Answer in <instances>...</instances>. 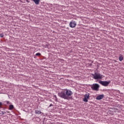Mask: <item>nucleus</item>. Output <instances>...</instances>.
Here are the masks:
<instances>
[{"label": "nucleus", "mask_w": 124, "mask_h": 124, "mask_svg": "<svg viewBox=\"0 0 124 124\" xmlns=\"http://www.w3.org/2000/svg\"><path fill=\"white\" fill-rule=\"evenodd\" d=\"M123 60H124V57H123V56H120V57H119V61H120V62H122V61H123Z\"/></svg>", "instance_id": "nucleus-9"}, {"label": "nucleus", "mask_w": 124, "mask_h": 124, "mask_svg": "<svg viewBox=\"0 0 124 124\" xmlns=\"http://www.w3.org/2000/svg\"><path fill=\"white\" fill-rule=\"evenodd\" d=\"M1 106H2V103L0 102V108H1Z\"/></svg>", "instance_id": "nucleus-13"}, {"label": "nucleus", "mask_w": 124, "mask_h": 124, "mask_svg": "<svg viewBox=\"0 0 124 124\" xmlns=\"http://www.w3.org/2000/svg\"><path fill=\"white\" fill-rule=\"evenodd\" d=\"M100 84L101 85H102V86H104V87H107L109 84H110V81H99Z\"/></svg>", "instance_id": "nucleus-4"}, {"label": "nucleus", "mask_w": 124, "mask_h": 124, "mask_svg": "<svg viewBox=\"0 0 124 124\" xmlns=\"http://www.w3.org/2000/svg\"><path fill=\"white\" fill-rule=\"evenodd\" d=\"M90 98V93H87L84 95V98H83V101L84 102H88V99Z\"/></svg>", "instance_id": "nucleus-6"}, {"label": "nucleus", "mask_w": 124, "mask_h": 124, "mask_svg": "<svg viewBox=\"0 0 124 124\" xmlns=\"http://www.w3.org/2000/svg\"><path fill=\"white\" fill-rule=\"evenodd\" d=\"M103 98H104V94L99 95L96 97L97 100H101V99H103Z\"/></svg>", "instance_id": "nucleus-7"}, {"label": "nucleus", "mask_w": 124, "mask_h": 124, "mask_svg": "<svg viewBox=\"0 0 124 124\" xmlns=\"http://www.w3.org/2000/svg\"><path fill=\"white\" fill-rule=\"evenodd\" d=\"M51 106H53V104H51L50 105H49V107H51Z\"/></svg>", "instance_id": "nucleus-15"}, {"label": "nucleus", "mask_w": 124, "mask_h": 124, "mask_svg": "<svg viewBox=\"0 0 124 124\" xmlns=\"http://www.w3.org/2000/svg\"><path fill=\"white\" fill-rule=\"evenodd\" d=\"M9 110H13V109H14V106H13V105H10L9 106Z\"/></svg>", "instance_id": "nucleus-8"}, {"label": "nucleus", "mask_w": 124, "mask_h": 124, "mask_svg": "<svg viewBox=\"0 0 124 124\" xmlns=\"http://www.w3.org/2000/svg\"><path fill=\"white\" fill-rule=\"evenodd\" d=\"M93 79L97 80L98 79H102V75L99 73H95L93 75Z\"/></svg>", "instance_id": "nucleus-2"}, {"label": "nucleus", "mask_w": 124, "mask_h": 124, "mask_svg": "<svg viewBox=\"0 0 124 124\" xmlns=\"http://www.w3.org/2000/svg\"><path fill=\"white\" fill-rule=\"evenodd\" d=\"M91 89L93 91H98L99 89V85L96 83L93 84L91 86Z\"/></svg>", "instance_id": "nucleus-3"}, {"label": "nucleus", "mask_w": 124, "mask_h": 124, "mask_svg": "<svg viewBox=\"0 0 124 124\" xmlns=\"http://www.w3.org/2000/svg\"><path fill=\"white\" fill-rule=\"evenodd\" d=\"M77 25V23L74 20L71 21L69 23V26L70 27V28H72V29H73V28H75Z\"/></svg>", "instance_id": "nucleus-5"}, {"label": "nucleus", "mask_w": 124, "mask_h": 124, "mask_svg": "<svg viewBox=\"0 0 124 124\" xmlns=\"http://www.w3.org/2000/svg\"><path fill=\"white\" fill-rule=\"evenodd\" d=\"M6 103H7V104H9V101H6Z\"/></svg>", "instance_id": "nucleus-14"}, {"label": "nucleus", "mask_w": 124, "mask_h": 124, "mask_svg": "<svg viewBox=\"0 0 124 124\" xmlns=\"http://www.w3.org/2000/svg\"><path fill=\"white\" fill-rule=\"evenodd\" d=\"M41 54L40 53H37L35 55V56H41Z\"/></svg>", "instance_id": "nucleus-11"}, {"label": "nucleus", "mask_w": 124, "mask_h": 124, "mask_svg": "<svg viewBox=\"0 0 124 124\" xmlns=\"http://www.w3.org/2000/svg\"><path fill=\"white\" fill-rule=\"evenodd\" d=\"M35 114H41V111H35Z\"/></svg>", "instance_id": "nucleus-10"}, {"label": "nucleus", "mask_w": 124, "mask_h": 124, "mask_svg": "<svg viewBox=\"0 0 124 124\" xmlns=\"http://www.w3.org/2000/svg\"><path fill=\"white\" fill-rule=\"evenodd\" d=\"M4 36V35H3V34L1 33L0 34V37H3Z\"/></svg>", "instance_id": "nucleus-12"}, {"label": "nucleus", "mask_w": 124, "mask_h": 124, "mask_svg": "<svg viewBox=\"0 0 124 124\" xmlns=\"http://www.w3.org/2000/svg\"><path fill=\"white\" fill-rule=\"evenodd\" d=\"M73 94V93L68 89H63L61 92L58 93V95L62 98L64 99H68L69 96H71Z\"/></svg>", "instance_id": "nucleus-1"}]
</instances>
